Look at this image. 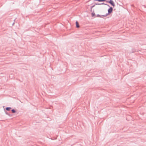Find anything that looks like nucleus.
Returning a JSON list of instances; mask_svg holds the SVG:
<instances>
[{
  "mask_svg": "<svg viewBox=\"0 0 146 146\" xmlns=\"http://www.w3.org/2000/svg\"><path fill=\"white\" fill-rule=\"evenodd\" d=\"M110 8L108 9V13H107L105 15H103V16L104 17H106L108 15L110 14L113 11V9L112 7H109Z\"/></svg>",
  "mask_w": 146,
  "mask_h": 146,
  "instance_id": "nucleus-1",
  "label": "nucleus"
},
{
  "mask_svg": "<svg viewBox=\"0 0 146 146\" xmlns=\"http://www.w3.org/2000/svg\"><path fill=\"white\" fill-rule=\"evenodd\" d=\"M106 1L110 4L113 7L115 6V3L112 0H110L109 1Z\"/></svg>",
  "mask_w": 146,
  "mask_h": 146,
  "instance_id": "nucleus-2",
  "label": "nucleus"
},
{
  "mask_svg": "<svg viewBox=\"0 0 146 146\" xmlns=\"http://www.w3.org/2000/svg\"><path fill=\"white\" fill-rule=\"evenodd\" d=\"M76 27L77 28H79L80 27L79 23L77 21H76Z\"/></svg>",
  "mask_w": 146,
  "mask_h": 146,
  "instance_id": "nucleus-3",
  "label": "nucleus"
},
{
  "mask_svg": "<svg viewBox=\"0 0 146 146\" xmlns=\"http://www.w3.org/2000/svg\"><path fill=\"white\" fill-rule=\"evenodd\" d=\"M95 5H107L109 7H110V6L108 5L107 4H106L104 3H96Z\"/></svg>",
  "mask_w": 146,
  "mask_h": 146,
  "instance_id": "nucleus-4",
  "label": "nucleus"
},
{
  "mask_svg": "<svg viewBox=\"0 0 146 146\" xmlns=\"http://www.w3.org/2000/svg\"><path fill=\"white\" fill-rule=\"evenodd\" d=\"M6 110L7 111H9L11 109V108L10 107H7L5 108Z\"/></svg>",
  "mask_w": 146,
  "mask_h": 146,
  "instance_id": "nucleus-5",
  "label": "nucleus"
},
{
  "mask_svg": "<svg viewBox=\"0 0 146 146\" xmlns=\"http://www.w3.org/2000/svg\"><path fill=\"white\" fill-rule=\"evenodd\" d=\"M95 15V14L94 13V11H93L92 13V17H94Z\"/></svg>",
  "mask_w": 146,
  "mask_h": 146,
  "instance_id": "nucleus-6",
  "label": "nucleus"
},
{
  "mask_svg": "<svg viewBox=\"0 0 146 146\" xmlns=\"http://www.w3.org/2000/svg\"><path fill=\"white\" fill-rule=\"evenodd\" d=\"M95 1H98L99 2H102L106 1V0H94Z\"/></svg>",
  "mask_w": 146,
  "mask_h": 146,
  "instance_id": "nucleus-7",
  "label": "nucleus"
},
{
  "mask_svg": "<svg viewBox=\"0 0 146 146\" xmlns=\"http://www.w3.org/2000/svg\"><path fill=\"white\" fill-rule=\"evenodd\" d=\"M102 15H99V14H98L97 15V17H101V18H103L102 17H104V16H102Z\"/></svg>",
  "mask_w": 146,
  "mask_h": 146,
  "instance_id": "nucleus-8",
  "label": "nucleus"
},
{
  "mask_svg": "<svg viewBox=\"0 0 146 146\" xmlns=\"http://www.w3.org/2000/svg\"><path fill=\"white\" fill-rule=\"evenodd\" d=\"M12 113H15L16 112V110H14V109H12L11 110Z\"/></svg>",
  "mask_w": 146,
  "mask_h": 146,
  "instance_id": "nucleus-9",
  "label": "nucleus"
},
{
  "mask_svg": "<svg viewBox=\"0 0 146 146\" xmlns=\"http://www.w3.org/2000/svg\"><path fill=\"white\" fill-rule=\"evenodd\" d=\"M95 5V4L94 5H93V6H91V7H90V9H91V11H92V8L93 7H94L95 6V5Z\"/></svg>",
  "mask_w": 146,
  "mask_h": 146,
  "instance_id": "nucleus-10",
  "label": "nucleus"
},
{
  "mask_svg": "<svg viewBox=\"0 0 146 146\" xmlns=\"http://www.w3.org/2000/svg\"><path fill=\"white\" fill-rule=\"evenodd\" d=\"M8 115L9 116H12L13 115L12 114H11V113H9Z\"/></svg>",
  "mask_w": 146,
  "mask_h": 146,
  "instance_id": "nucleus-11",
  "label": "nucleus"
},
{
  "mask_svg": "<svg viewBox=\"0 0 146 146\" xmlns=\"http://www.w3.org/2000/svg\"><path fill=\"white\" fill-rule=\"evenodd\" d=\"M5 112L6 114H7V115H8V114H9V113L7 111H5Z\"/></svg>",
  "mask_w": 146,
  "mask_h": 146,
  "instance_id": "nucleus-12",
  "label": "nucleus"
},
{
  "mask_svg": "<svg viewBox=\"0 0 146 146\" xmlns=\"http://www.w3.org/2000/svg\"><path fill=\"white\" fill-rule=\"evenodd\" d=\"M14 24V23L13 24V25Z\"/></svg>",
  "mask_w": 146,
  "mask_h": 146,
  "instance_id": "nucleus-13",
  "label": "nucleus"
}]
</instances>
